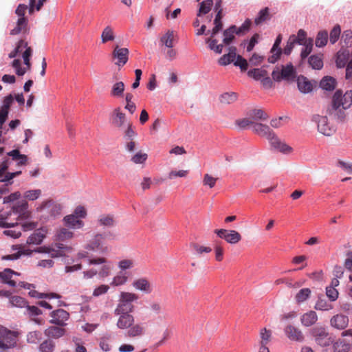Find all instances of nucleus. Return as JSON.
Wrapping results in <instances>:
<instances>
[{"label": "nucleus", "instance_id": "f257e3e1", "mask_svg": "<svg viewBox=\"0 0 352 352\" xmlns=\"http://www.w3.org/2000/svg\"><path fill=\"white\" fill-rule=\"evenodd\" d=\"M28 160V156L21 154L18 149H14L7 153V157L0 163V182L4 184V186L0 188V198L9 191L8 186L13 183L12 179L22 173L21 170L8 171L12 162L15 161L17 166H22L26 165Z\"/></svg>", "mask_w": 352, "mask_h": 352}, {"label": "nucleus", "instance_id": "f03ea898", "mask_svg": "<svg viewBox=\"0 0 352 352\" xmlns=\"http://www.w3.org/2000/svg\"><path fill=\"white\" fill-rule=\"evenodd\" d=\"M106 239L109 241H113L116 239V234L111 231L96 233L85 244V249L89 252L107 254L109 252L110 248L105 242Z\"/></svg>", "mask_w": 352, "mask_h": 352}, {"label": "nucleus", "instance_id": "7ed1b4c3", "mask_svg": "<svg viewBox=\"0 0 352 352\" xmlns=\"http://www.w3.org/2000/svg\"><path fill=\"white\" fill-rule=\"evenodd\" d=\"M36 210L39 214L40 219L47 221L59 216L61 213L62 207L60 204L50 199L43 201L37 206Z\"/></svg>", "mask_w": 352, "mask_h": 352}, {"label": "nucleus", "instance_id": "20e7f679", "mask_svg": "<svg viewBox=\"0 0 352 352\" xmlns=\"http://www.w3.org/2000/svg\"><path fill=\"white\" fill-rule=\"evenodd\" d=\"M138 300V296L135 293L120 292L118 302L114 309V314L132 313L135 309L133 303Z\"/></svg>", "mask_w": 352, "mask_h": 352}, {"label": "nucleus", "instance_id": "39448f33", "mask_svg": "<svg viewBox=\"0 0 352 352\" xmlns=\"http://www.w3.org/2000/svg\"><path fill=\"white\" fill-rule=\"evenodd\" d=\"M311 120L316 125L318 131L325 136H331L336 132L334 125L329 121L326 116L315 114L312 116Z\"/></svg>", "mask_w": 352, "mask_h": 352}, {"label": "nucleus", "instance_id": "423d86ee", "mask_svg": "<svg viewBox=\"0 0 352 352\" xmlns=\"http://www.w3.org/2000/svg\"><path fill=\"white\" fill-rule=\"evenodd\" d=\"M18 334L17 331L9 330L0 325V349L6 350L15 347Z\"/></svg>", "mask_w": 352, "mask_h": 352}, {"label": "nucleus", "instance_id": "0eeeda50", "mask_svg": "<svg viewBox=\"0 0 352 352\" xmlns=\"http://www.w3.org/2000/svg\"><path fill=\"white\" fill-rule=\"evenodd\" d=\"M223 16H219V14H216L215 19L214 20V28L211 32V38H207L206 42L209 44V48L214 51L217 54H221L223 51V44H217L218 41L216 38H214L215 35L222 30L223 23L221 21Z\"/></svg>", "mask_w": 352, "mask_h": 352}, {"label": "nucleus", "instance_id": "6e6552de", "mask_svg": "<svg viewBox=\"0 0 352 352\" xmlns=\"http://www.w3.org/2000/svg\"><path fill=\"white\" fill-rule=\"evenodd\" d=\"M272 78L276 82H280L282 80L287 81H293L296 78V70L293 65L289 63L286 65H283L280 71L276 67L272 73Z\"/></svg>", "mask_w": 352, "mask_h": 352}, {"label": "nucleus", "instance_id": "1a4fd4ad", "mask_svg": "<svg viewBox=\"0 0 352 352\" xmlns=\"http://www.w3.org/2000/svg\"><path fill=\"white\" fill-rule=\"evenodd\" d=\"M352 104V91H347L344 95L340 90H337L333 96L332 109L338 110L342 107L343 109L349 108Z\"/></svg>", "mask_w": 352, "mask_h": 352}, {"label": "nucleus", "instance_id": "9d476101", "mask_svg": "<svg viewBox=\"0 0 352 352\" xmlns=\"http://www.w3.org/2000/svg\"><path fill=\"white\" fill-rule=\"evenodd\" d=\"M88 265H101V266L97 269L98 274L99 278H104L109 276L111 274L113 265L111 261H108L107 258L104 257H97L95 258H89L88 259Z\"/></svg>", "mask_w": 352, "mask_h": 352}, {"label": "nucleus", "instance_id": "9b49d317", "mask_svg": "<svg viewBox=\"0 0 352 352\" xmlns=\"http://www.w3.org/2000/svg\"><path fill=\"white\" fill-rule=\"evenodd\" d=\"M214 232L219 238L232 245L238 243L242 239L240 233L234 230L216 229Z\"/></svg>", "mask_w": 352, "mask_h": 352}, {"label": "nucleus", "instance_id": "f8f14e48", "mask_svg": "<svg viewBox=\"0 0 352 352\" xmlns=\"http://www.w3.org/2000/svg\"><path fill=\"white\" fill-rule=\"evenodd\" d=\"M312 335L316 343L320 346H328L333 344V339L323 327H316L312 329Z\"/></svg>", "mask_w": 352, "mask_h": 352}, {"label": "nucleus", "instance_id": "ddd939ff", "mask_svg": "<svg viewBox=\"0 0 352 352\" xmlns=\"http://www.w3.org/2000/svg\"><path fill=\"white\" fill-rule=\"evenodd\" d=\"M0 227L11 228L3 231V234L6 236L17 239L21 235V229L18 227V222L9 223L8 217L0 219Z\"/></svg>", "mask_w": 352, "mask_h": 352}, {"label": "nucleus", "instance_id": "4468645a", "mask_svg": "<svg viewBox=\"0 0 352 352\" xmlns=\"http://www.w3.org/2000/svg\"><path fill=\"white\" fill-rule=\"evenodd\" d=\"M50 317L52 319L50 322L52 324H56L59 327H64L67 324V321L69 318V313L62 309L53 311L50 313Z\"/></svg>", "mask_w": 352, "mask_h": 352}, {"label": "nucleus", "instance_id": "2eb2a0df", "mask_svg": "<svg viewBox=\"0 0 352 352\" xmlns=\"http://www.w3.org/2000/svg\"><path fill=\"white\" fill-rule=\"evenodd\" d=\"M29 205L27 201L22 200L18 201L12 207V210L14 214L16 215V220L26 219L29 218L30 212L28 210Z\"/></svg>", "mask_w": 352, "mask_h": 352}, {"label": "nucleus", "instance_id": "dca6fc26", "mask_svg": "<svg viewBox=\"0 0 352 352\" xmlns=\"http://www.w3.org/2000/svg\"><path fill=\"white\" fill-rule=\"evenodd\" d=\"M284 333L291 341L302 342L305 340V336L302 331L294 325H287L284 329Z\"/></svg>", "mask_w": 352, "mask_h": 352}, {"label": "nucleus", "instance_id": "f3484780", "mask_svg": "<svg viewBox=\"0 0 352 352\" xmlns=\"http://www.w3.org/2000/svg\"><path fill=\"white\" fill-rule=\"evenodd\" d=\"M129 51L126 47H120L118 45L115 46L112 56L117 59L116 65L118 67L124 66L128 61Z\"/></svg>", "mask_w": 352, "mask_h": 352}, {"label": "nucleus", "instance_id": "a211bd4d", "mask_svg": "<svg viewBox=\"0 0 352 352\" xmlns=\"http://www.w3.org/2000/svg\"><path fill=\"white\" fill-rule=\"evenodd\" d=\"M118 316L116 326L122 330L128 329L135 322V318L131 313L114 314Z\"/></svg>", "mask_w": 352, "mask_h": 352}, {"label": "nucleus", "instance_id": "6ab92c4d", "mask_svg": "<svg viewBox=\"0 0 352 352\" xmlns=\"http://www.w3.org/2000/svg\"><path fill=\"white\" fill-rule=\"evenodd\" d=\"M132 286L135 289L146 294H151L153 290L152 284L145 277L135 279L132 283Z\"/></svg>", "mask_w": 352, "mask_h": 352}, {"label": "nucleus", "instance_id": "aec40b11", "mask_svg": "<svg viewBox=\"0 0 352 352\" xmlns=\"http://www.w3.org/2000/svg\"><path fill=\"white\" fill-rule=\"evenodd\" d=\"M349 317L342 314L333 316L330 320L331 325L339 330L345 329L349 325Z\"/></svg>", "mask_w": 352, "mask_h": 352}, {"label": "nucleus", "instance_id": "412c9836", "mask_svg": "<svg viewBox=\"0 0 352 352\" xmlns=\"http://www.w3.org/2000/svg\"><path fill=\"white\" fill-rule=\"evenodd\" d=\"M12 250L16 251V252H13L12 254L6 255L2 256L1 259L5 261H14L17 260L20 258L21 255H31L32 253V250L29 249L24 250L21 248V245H14L12 246Z\"/></svg>", "mask_w": 352, "mask_h": 352}, {"label": "nucleus", "instance_id": "4be33fe9", "mask_svg": "<svg viewBox=\"0 0 352 352\" xmlns=\"http://www.w3.org/2000/svg\"><path fill=\"white\" fill-rule=\"evenodd\" d=\"M112 124L117 128H122L126 126V118L125 113L121 111L120 107L116 108L111 115Z\"/></svg>", "mask_w": 352, "mask_h": 352}, {"label": "nucleus", "instance_id": "5701e85b", "mask_svg": "<svg viewBox=\"0 0 352 352\" xmlns=\"http://www.w3.org/2000/svg\"><path fill=\"white\" fill-rule=\"evenodd\" d=\"M14 101L12 94L6 96L3 100V104L0 109V122L5 123L9 113V109Z\"/></svg>", "mask_w": 352, "mask_h": 352}, {"label": "nucleus", "instance_id": "b1692460", "mask_svg": "<svg viewBox=\"0 0 352 352\" xmlns=\"http://www.w3.org/2000/svg\"><path fill=\"white\" fill-rule=\"evenodd\" d=\"M252 130L257 135L265 137L268 140L275 134L269 126L259 122L254 124Z\"/></svg>", "mask_w": 352, "mask_h": 352}, {"label": "nucleus", "instance_id": "393cba45", "mask_svg": "<svg viewBox=\"0 0 352 352\" xmlns=\"http://www.w3.org/2000/svg\"><path fill=\"white\" fill-rule=\"evenodd\" d=\"M63 222L65 226L71 229H81L85 226L82 220L79 219L72 214L64 217Z\"/></svg>", "mask_w": 352, "mask_h": 352}, {"label": "nucleus", "instance_id": "a878e982", "mask_svg": "<svg viewBox=\"0 0 352 352\" xmlns=\"http://www.w3.org/2000/svg\"><path fill=\"white\" fill-rule=\"evenodd\" d=\"M146 329L144 324L136 323L132 324L126 331V336L129 338H140L146 333Z\"/></svg>", "mask_w": 352, "mask_h": 352}, {"label": "nucleus", "instance_id": "bb28decb", "mask_svg": "<svg viewBox=\"0 0 352 352\" xmlns=\"http://www.w3.org/2000/svg\"><path fill=\"white\" fill-rule=\"evenodd\" d=\"M47 230L45 228L36 230L27 239V243L33 245L41 244L46 236Z\"/></svg>", "mask_w": 352, "mask_h": 352}, {"label": "nucleus", "instance_id": "cd10ccee", "mask_svg": "<svg viewBox=\"0 0 352 352\" xmlns=\"http://www.w3.org/2000/svg\"><path fill=\"white\" fill-rule=\"evenodd\" d=\"M236 49L235 47H230L229 52L224 54L219 59V64L220 65H227L231 63H234L236 57Z\"/></svg>", "mask_w": 352, "mask_h": 352}, {"label": "nucleus", "instance_id": "c85d7f7f", "mask_svg": "<svg viewBox=\"0 0 352 352\" xmlns=\"http://www.w3.org/2000/svg\"><path fill=\"white\" fill-rule=\"evenodd\" d=\"M297 85L299 91L304 94L309 93L313 89V86L311 82L302 76L298 77Z\"/></svg>", "mask_w": 352, "mask_h": 352}, {"label": "nucleus", "instance_id": "c756f323", "mask_svg": "<svg viewBox=\"0 0 352 352\" xmlns=\"http://www.w3.org/2000/svg\"><path fill=\"white\" fill-rule=\"evenodd\" d=\"M44 333L48 338L58 339L65 335V330L59 327L51 326L45 330Z\"/></svg>", "mask_w": 352, "mask_h": 352}, {"label": "nucleus", "instance_id": "7c9ffc66", "mask_svg": "<svg viewBox=\"0 0 352 352\" xmlns=\"http://www.w3.org/2000/svg\"><path fill=\"white\" fill-rule=\"evenodd\" d=\"M318 320V316L314 311H309L304 314L300 318L301 323L305 327H310Z\"/></svg>", "mask_w": 352, "mask_h": 352}, {"label": "nucleus", "instance_id": "2f4dec72", "mask_svg": "<svg viewBox=\"0 0 352 352\" xmlns=\"http://www.w3.org/2000/svg\"><path fill=\"white\" fill-rule=\"evenodd\" d=\"M98 225L104 228H112L116 225V221L112 214H101L97 220Z\"/></svg>", "mask_w": 352, "mask_h": 352}, {"label": "nucleus", "instance_id": "473e14b6", "mask_svg": "<svg viewBox=\"0 0 352 352\" xmlns=\"http://www.w3.org/2000/svg\"><path fill=\"white\" fill-rule=\"evenodd\" d=\"M333 352H351V344L346 343L344 340L338 339L332 344Z\"/></svg>", "mask_w": 352, "mask_h": 352}, {"label": "nucleus", "instance_id": "72a5a7b5", "mask_svg": "<svg viewBox=\"0 0 352 352\" xmlns=\"http://www.w3.org/2000/svg\"><path fill=\"white\" fill-rule=\"evenodd\" d=\"M349 58V51L340 50L337 53L336 64L338 68H343L347 65Z\"/></svg>", "mask_w": 352, "mask_h": 352}, {"label": "nucleus", "instance_id": "f704fd0d", "mask_svg": "<svg viewBox=\"0 0 352 352\" xmlns=\"http://www.w3.org/2000/svg\"><path fill=\"white\" fill-rule=\"evenodd\" d=\"M270 18V8L265 7L258 12L257 16L254 19V23L256 25H260L269 21Z\"/></svg>", "mask_w": 352, "mask_h": 352}, {"label": "nucleus", "instance_id": "c9c22d12", "mask_svg": "<svg viewBox=\"0 0 352 352\" xmlns=\"http://www.w3.org/2000/svg\"><path fill=\"white\" fill-rule=\"evenodd\" d=\"M223 45H230L235 38L236 34V25H232L228 29L223 31Z\"/></svg>", "mask_w": 352, "mask_h": 352}, {"label": "nucleus", "instance_id": "e433bc0d", "mask_svg": "<svg viewBox=\"0 0 352 352\" xmlns=\"http://www.w3.org/2000/svg\"><path fill=\"white\" fill-rule=\"evenodd\" d=\"M116 38L113 28L111 25L106 26L101 34V42L102 43H107L109 41H114Z\"/></svg>", "mask_w": 352, "mask_h": 352}, {"label": "nucleus", "instance_id": "4c0bfd02", "mask_svg": "<svg viewBox=\"0 0 352 352\" xmlns=\"http://www.w3.org/2000/svg\"><path fill=\"white\" fill-rule=\"evenodd\" d=\"M28 19L25 17H19L16 21V27L10 31L11 35H16L26 31Z\"/></svg>", "mask_w": 352, "mask_h": 352}, {"label": "nucleus", "instance_id": "58836bf2", "mask_svg": "<svg viewBox=\"0 0 352 352\" xmlns=\"http://www.w3.org/2000/svg\"><path fill=\"white\" fill-rule=\"evenodd\" d=\"M309 66L314 69H320L323 67L322 55H311L308 58Z\"/></svg>", "mask_w": 352, "mask_h": 352}, {"label": "nucleus", "instance_id": "ea45409f", "mask_svg": "<svg viewBox=\"0 0 352 352\" xmlns=\"http://www.w3.org/2000/svg\"><path fill=\"white\" fill-rule=\"evenodd\" d=\"M124 84L123 82H116L112 85L110 95L113 98H121L124 95Z\"/></svg>", "mask_w": 352, "mask_h": 352}, {"label": "nucleus", "instance_id": "a19ab883", "mask_svg": "<svg viewBox=\"0 0 352 352\" xmlns=\"http://www.w3.org/2000/svg\"><path fill=\"white\" fill-rule=\"evenodd\" d=\"M336 85V80L335 78L331 76L324 77L320 82V86L322 89L326 91H332L335 89Z\"/></svg>", "mask_w": 352, "mask_h": 352}, {"label": "nucleus", "instance_id": "79ce46f5", "mask_svg": "<svg viewBox=\"0 0 352 352\" xmlns=\"http://www.w3.org/2000/svg\"><path fill=\"white\" fill-rule=\"evenodd\" d=\"M56 239L58 241H65L70 239L74 236V232L66 228H60L57 230L56 234Z\"/></svg>", "mask_w": 352, "mask_h": 352}, {"label": "nucleus", "instance_id": "37998d69", "mask_svg": "<svg viewBox=\"0 0 352 352\" xmlns=\"http://www.w3.org/2000/svg\"><path fill=\"white\" fill-rule=\"evenodd\" d=\"M238 95L235 92H226L221 95L220 102L222 104H230L236 101Z\"/></svg>", "mask_w": 352, "mask_h": 352}, {"label": "nucleus", "instance_id": "c03bdc74", "mask_svg": "<svg viewBox=\"0 0 352 352\" xmlns=\"http://www.w3.org/2000/svg\"><path fill=\"white\" fill-rule=\"evenodd\" d=\"M302 45L303 46V47L302 48L300 52V58L302 60H304L312 52L314 46L313 38H309L307 43L303 44Z\"/></svg>", "mask_w": 352, "mask_h": 352}, {"label": "nucleus", "instance_id": "a18cd8bd", "mask_svg": "<svg viewBox=\"0 0 352 352\" xmlns=\"http://www.w3.org/2000/svg\"><path fill=\"white\" fill-rule=\"evenodd\" d=\"M127 280L128 276L125 273L121 271L113 278L112 281L111 282V285L113 287L121 286L124 285Z\"/></svg>", "mask_w": 352, "mask_h": 352}, {"label": "nucleus", "instance_id": "49530a36", "mask_svg": "<svg viewBox=\"0 0 352 352\" xmlns=\"http://www.w3.org/2000/svg\"><path fill=\"white\" fill-rule=\"evenodd\" d=\"M290 38H294L295 43L300 45L307 43L309 38H307V32L302 29L298 31L297 35H291Z\"/></svg>", "mask_w": 352, "mask_h": 352}, {"label": "nucleus", "instance_id": "de8ad7c7", "mask_svg": "<svg viewBox=\"0 0 352 352\" xmlns=\"http://www.w3.org/2000/svg\"><path fill=\"white\" fill-rule=\"evenodd\" d=\"M174 32L168 30L166 34L161 37L160 41L168 48L173 47Z\"/></svg>", "mask_w": 352, "mask_h": 352}, {"label": "nucleus", "instance_id": "09e8293b", "mask_svg": "<svg viewBox=\"0 0 352 352\" xmlns=\"http://www.w3.org/2000/svg\"><path fill=\"white\" fill-rule=\"evenodd\" d=\"M248 75L256 80H261L263 77L267 75V72L261 68H256L249 70Z\"/></svg>", "mask_w": 352, "mask_h": 352}, {"label": "nucleus", "instance_id": "8fccbe9b", "mask_svg": "<svg viewBox=\"0 0 352 352\" xmlns=\"http://www.w3.org/2000/svg\"><path fill=\"white\" fill-rule=\"evenodd\" d=\"M328 32L325 30L320 31L316 38V46L318 47H323L327 43Z\"/></svg>", "mask_w": 352, "mask_h": 352}, {"label": "nucleus", "instance_id": "3c124183", "mask_svg": "<svg viewBox=\"0 0 352 352\" xmlns=\"http://www.w3.org/2000/svg\"><path fill=\"white\" fill-rule=\"evenodd\" d=\"M248 115L253 119L259 120H265L268 118L267 114L260 109H251L248 113Z\"/></svg>", "mask_w": 352, "mask_h": 352}, {"label": "nucleus", "instance_id": "603ef678", "mask_svg": "<svg viewBox=\"0 0 352 352\" xmlns=\"http://www.w3.org/2000/svg\"><path fill=\"white\" fill-rule=\"evenodd\" d=\"M54 349L55 343L50 339L44 340L38 346L39 352H54Z\"/></svg>", "mask_w": 352, "mask_h": 352}, {"label": "nucleus", "instance_id": "864d4df0", "mask_svg": "<svg viewBox=\"0 0 352 352\" xmlns=\"http://www.w3.org/2000/svg\"><path fill=\"white\" fill-rule=\"evenodd\" d=\"M41 193L40 189L28 190L23 193V197L28 201H35L41 197Z\"/></svg>", "mask_w": 352, "mask_h": 352}, {"label": "nucleus", "instance_id": "5fc2aeb1", "mask_svg": "<svg viewBox=\"0 0 352 352\" xmlns=\"http://www.w3.org/2000/svg\"><path fill=\"white\" fill-rule=\"evenodd\" d=\"M311 294V290L309 288H303L299 290L295 296V299L298 303L305 302Z\"/></svg>", "mask_w": 352, "mask_h": 352}, {"label": "nucleus", "instance_id": "6e6d98bb", "mask_svg": "<svg viewBox=\"0 0 352 352\" xmlns=\"http://www.w3.org/2000/svg\"><path fill=\"white\" fill-rule=\"evenodd\" d=\"M254 124L255 122L250 120V118L239 119L235 121L236 126L241 130L246 129L250 126L253 129Z\"/></svg>", "mask_w": 352, "mask_h": 352}, {"label": "nucleus", "instance_id": "4d7b16f0", "mask_svg": "<svg viewBox=\"0 0 352 352\" xmlns=\"http://www.w3.org/2000/svg\"><path fill=\"white\" fill-rule=\"evenodd\" d=\"M27 342L30 344L38 343L42 338V333L39 331H30L27 334Z\"/></svg>", "mask_w": 352, "mask_h": 352}, {"label": "nucleus", "instance_id": "13d9d810", "mask_svg": "<svg viewBox=\"0 0 352 352\" xmlns=\"http://www.w3.org/2000/svg\"><path fill=\"white\" fill-rule=\"evenodd\" d=\"M213 5L212 0H206L200 3V7L199 10V13L197 16H199L201 14H208Z\"/></svg>", "mask_w": 352, "mask_h": 352}, {"label": "nucleus", "instance_id": "bf43d9fd", "mask_svg": "<svg viewBox=\"0 0 352 352\" xmlns=\"http://www.w3.org/2000/svg\"><path fill=\"white\" fill-rule=\"evenodd\" d=\"M261 342L260 345H267L271 340L272 332L270 330L263 328L260 331Z\"/></svg>", "mask_w": 352, "mask_h": 352}, {"label": "nucleus", "instance_id": "052dcab7", "mask_svg": "<svg viewBox=\"0 0 352 352\" xmlns=\"http://www.w3.org/2000/svg\"><path fill=\"white\" fill-rule=\"evenodd\" d=\"M13 274L19 275L18 272H16L10 268H6L3 272H0V280L2 283H6L7 281L12 278Z\"/></svg>", "mask_w": 352, "mask_h": 352}, {"label": "nucleus", "instance_id": "680f3d73", "mask_svg": "<svg viewBox=\"0 0 352 352\" xmlns=\"http://www.w3.org/2000/svg\"><path fill=\"white\" fill-rule=\"evenodd\" d=\"M332 308V305L324 299L319 298L315 305V309L317 310L329 311Z\"/></svg>", "mask_w": 352, "mask_h": 352}, {"label": "nucleus", "instance_id": "e2e57ef3", "mask_svg": "<svg viewBox=\"0 0 352 352\" xmlns=\"http://www.w3.org/2000/svg\"><path fill=\"white\" fill-rule=\"evenodd\" d=\"M137 135L136 132L133 129L132 124L128 122L126 124V129L124 132V140L125 141L133 140V138Z\"/></svg>", "mask_w": 352, "mask_h": 352}, {"label": "nucleus", "instance_id": "0e129e2a", "mask_svg": "<svg viewBox=\"0 0 352 352\" xmlns=\"http://www.w3.org/2000/svg\"><path fill=\"white\" fill-rule=\"evenodd\" d=\"M10 303L12 306L17 307H25L27 302L21 296H14L10 298Z\"/></svg>", "mask_w": 352, "mask_h": 352}, {"label": "nucleus", "instance_id": "69168bd1", "mask_svg": "<svg viewBox=\"0 0 352 352\" xmlns=\"http://www.w3.org/2000/svg\"><path fill=\"white\" fill-rule=\"evenodd\" d=\"M251 23L252 22L250 19H245L240 27H236V34L242 35L248 32L250 30Z\"/></svg>", "mask_w": 352, "mask_h": 352}, {"label": "nucleus", "instance_id": "338daca9", "mask_svg": "<svg viewBox=\"0 0 352 352\" xmlns=\"http://www.w3.org/2000/svg\"><path fill=\"white\" fill-rule=\"evenodd\" d=\"M118 266L122 272L133 268L135 266V262L132 259H123L118 262Z\"/></svg>", "mask_w": 352, "mask_h": 352}, {"label": "nucleus", "instance_id": "774afa93", "mask_svg": "<svg viewBox=\"0 0 352 352\" xmlns=\"http://www.w3.org/2000/svg\"><path fill=\"white\" fill-rule=\"evenodd\" d=\"M341 29L339 25H336L333 27V28L331 30L330 32V36L329 40L331 43L334 44L336 43L340 35Z\"/></svg>", "mask_w": 352, "mask_h": 352}]
</instances>
